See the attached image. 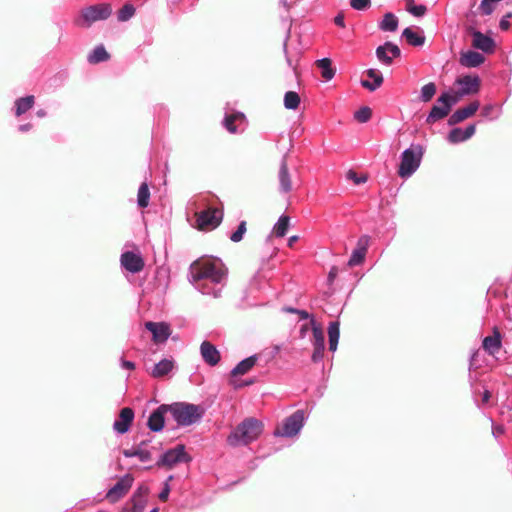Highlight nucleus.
Masks as SVG:
<instances>
[{
    "label": "nucleus",
    "instance_id": "obj_1",
    "mask_svg": "<svg viewBox=\"0 0 512 512\" xmlns=\"http://www.w3.org/2000/svg\"><path fill=\"white\" fill-rule=\"evenodd\" d=\"M190 281L202 294L217 298L226 282V269L221 261L197 260L190 266Z\"/></svg>",
    "mask_w": 512,
    "mask_h": 512
},
{
    "label": "nucleus",
    "instance_id": "obj_2",
    "mask_svg": "<svg viewBox=\"0 0 512 512\" xmlns=\"http://www.w3.org/2000/svg\"><path fill=\"white\" fill-rule=\"evenodd\" d=\"M262 430L263 424L261 421L255 418H247L228 435L227 443L232 447L246 446L255 441Z\"/></svg>",
    "mask_w": 512,
    "mask_h": 512
},
{
    "label": "nucleus",
    "instance_id": "obj_3",
    "mask_svg": "<svg viewBox=\"0 0 512 512\" xmlns=\"http://www.w3.org/2000/svg\"><path fill=\"white\" fill-rule=\"evenodd\" d=\"M169 413L178 426L187 427L198 423L205 415V408L188 402L168 404Z\"/></svg>",
    "mask_w": 512,
    "mask_h": 512
},
{
    "label": "nucleus",
    "instance_id": "obj_4",
    "mask_svg": "<svg viewBox=\"0 0 512 512\" xmlns=\"http://www.w3.org/2000/svg\"><path fill=\"white\" fill-rule=\"evenodd\" d=\"M423 153V147L420 144L414 143L402 152L398 169V174L401 178L407 179L416 172L421 164Z\"/></svg>",
    "mask_w": 512,
    "mask_h": 512
},
{
    "label": "nucleus",
    "instance_id": "obj_5",
    "mask_svg": "<svg viewBox=\"0 0 512 512\" xmlns=\"http://www.w3.org/2000/svg\"><path fill=\"white\" fill-rule=\"evenodd\" d=\"M306 418L304 410H296L284 419L281 428H277L274 435L280 437H294L298 435L305 424Z\"/></svg>",
    "mask_w": 512,
    "mask_h": 512
},
{
    "label": "nucleus",
    "instance_id": "obj_6",
    "mask_svg": "<svg viewBox=\"0 0 512 512\" xmlns=\"http://www.w3.org/2000/svg\"><path fill=\"white\" fill-rule=\"evenodd\" d=\"M112 8L110 4L101 3L85 7L81 11L78 24L85 27H90L96 21L106 20L110 17Z\"/></svg>",
    "mask_w": 512,
    "mask_h": 512
},
{
    "label": "nucleus",
    "instance_id": "obj_7",
    "mask_svg": "<svg viewBox=\"0 0 512 512\" xmlns=\"http://www.w3.org/2000/svg\"><path fill=\"white\" fill-rule=\"evenodd\" d=\"M223 212L217 208H208L196 213V224L199 230L214 229L221 223Z\"/></svg>",
    "mask_w": 512,
    "mask_h": 512
},
{
    "label": "nucleus",
    "instance_id": "obj_8",
    "mask_svg": "<svg viewBox=\"0 0 512 512\" xmlns=\"http://www.w3.org/2000/svg\"><path fill=\"white\" fill-rule=\"evenodd\" d=\"M188 461H190V457L185 452L184 445L179 444L175 448L165 451L158 459L156 465L158 467L172 468L177 463Z\"/></svg>",
    "mask_w": 512,
    "mask_h": 512
},
{
    "label": "nucleus",
    "instance_id": "obj_9",
    "mask_svg": "<svg viewBox=\"0 0 512 512\" xmlns=\"http://www.w3.org/2000/svg\"><path fill=\"white\" fill-rule=\"evenodd\" d=\"M134 482V478L131 474L122 476L106 493V498L111 502L115 503L124 497Z\"/></svg>",
    "mask_w": 512,
    "mask_h": 512
},
{
    "label": "nucleus",
    "instance_id": "obj_10",
    "mask_svg": "<svg viewBox=\"0 0 512 512\" xmlns=\"http://www.w3.org/2000/svg\"><path fill=\"white\" fill-rule=\"evenodd\" d=\"M121 266L132 274L139 273L144 268V260L140 253L126 251L120 257Z\"/></svg>",
    "mask_w": 512,
    "mask_h": 512
},
{
    "label": "nucleus",
    "instance_id": "obj_11",
    "mask_svg": "<svg viewBox=\"0 0 512 512\" xmlns=\"http://www.w3.org/2000/svg\"><path fill=\"white\" fill-rule=\"evenodd\" d=\"M145 328L151 332L152 340L156 344L165 343L171 335L170 326L165 322H152L145 323Z\"/></svg>",
    "mask_w": 512,
    "mask_h": 512
},
{
    "label": "nucleus",
    "instance_id": "obj_12",
    "mask_svg": "<svg viewBox=\"0 0 512 512\" xmlns=\"http://www.w3.org/2000/svg\"><path fill=\"white\" fill-rule=\"evenodd\" d=\"M446 101V97H443L442 95L437 98L435 104L432 106L426 117L425 122L427 124H434L449 115L451 110Z\"/></svg>",
    "mask_w": 512,
    "mask_h": 512
},
{
    "label": "nucleus",
    "instance_id": "obj_13",
    "mask_svg": "<svg viewBox=\"0 0 512 512\" xmlns=\"http://www.w3.org/2000/svg\"><path fill=\"white\" fill-rule=\"evenodd\" d=\"M401 55V51L396 44L392 42H385L376 48V57L384 65H391L394 58H398Z\"/></svg>",
    "mask_w": 512,
    "mask_h": 512
},
{
    "label": "nucleus",
    "instance_id": "obj_14",
    "mask_svg": "<svg viewBox=\"0 0 512 512\" xmlns=\"http://www.w3.org/2000/svg\"><path fill=\"white\" fill-rule=\"evenodd\" d=\"M150 440H143L135 447L130 449L123 450V455L126 458L137 457L141 462H148L152 459V450H155V447L149 449Z\"/></svg>",
    "mask_w": 512,
    "mask_h": 512
},
{
    "label": "nucleus",
    "instance_id": "obj_15",
    "mask_svg": "<svg viewBox=\"0 0 512 512\" xmlns=\"http://www.w3.org/2000/svg\"><path fill=\"white\" fill-rule=\"evenodd\" d=\"M369 240L367 235H363L358 239L356 248L352 251L347 266L354 267L363 263L367 254Z\"/></svg>",
    "mask_w": 512,
    "mask_h": 512
},
{
    "label": "nucleus",
    "instance_id": "obj_16",
    "mask_svg": "<svg viewBox=\"0 0 512 512\" xmlns=\"http://www.w3.org/2000/svg\"><path fill=\"white\" fill-rule=\"evenodd\" d=\"M472 35V46L475 49L481 50L486 54H490L494 52L495 49V41L492 37L478 31L473 30L471 32Z\"/></svg>",
    "mask_w": 512,
    "mask_h": 512
},
{
    "label": "nucleus",
    "instance_id": "obj_17",
    "mask_svg": "<svg viewBox=\"0 0 512 512\" xmlns=\"http://www.w3.org/2000/svg\"><path fill=\"white\" fill-rule=\"evenodd\" d=\"M167 413H169L168 404L160 405L150 414L147 421L148 428L153 432H160L164 428Z\"/></svg>",
    "mask_w": 512,
    "mask_h": 512
},
{
    "label": "nucleus",
    "instance_id": "obj_18",
    "mask_svg": "<svg viewBox=\"0 0 512 512\" xmlns=\"http://www.w3.org/2000/svg\"><path fill=\"white\" fill-rule=\"evenodd\" d=\"M479 106H480V104L478 101H473L466 107L457 109L455 112H453L449 116L448 125L454 126L458 123L463 122L467 118H470L477 112V110L479 109Z\"/></svg>",
    "mask_w": 512,
    "mask_h": 512
},
{
    "label": "nucleus",
    "instance_id": "obj_19",
    "mask_svg": "<svg viewBox=\"0 0 512 512\" xmlns=\"http://www.w3.org/2000/svg\"><path fill=\"white\" fill-rule=\"evenodd\" d=\"M456 84L460 86L462 94H476L480 89V78L477 75H464L456 79Z\"/></svg>",
    "mask_w": 512,
    "mask_h": 512
},
{
    "label": "nucleus",
    "instance_id": "obj_20",
    "mask_svg": "<svg viewBox=\"0 0 512 512\" xmlns=\"http://www.w3.org/2000/svg\"><path fill=\"white\" fill-rule=\"evenodd\" d=\"M133 419L134 411L131 408L125 407L121 409L118 419L113 424L114 431L118 434H125L128 432Z\"/></svg>",
    "mask_w": 512,
    "mask_h": 512
},
{
    "label": "nucleus",
    "instance_id": "obj_21",
    "mask_svg": "<svg viewBox=\"0 0 512 512\" xmlns=\"http://www.w3.org/2000/svg\"><path fill=\"white\" fill-rule=\"evenodd\" d=\"M476 132V125L470 124L466 128H453L447 136V141L451 144H458L470 139Z\"/></svg>",
    "mask_w": 512,
    "mask_h": 512
},
{
    "label": "nucleus",
    "instance_id": "obj_22",
    "mask_svg": "<svg viewBox=\"0 0 512 512\" xmlns=\"http://www.w3.org/2000/svg\"><path fill=\"white\" fill-rule=\"evenodd\" d=\"M223 125L230 133L243 131L245 127V115L240 112L226 114Z\"/></svg>",
    "mask_w": 512,
    "mask_h": 512
},
{
    "label": "nucleus",
    "instance_id": "obj_23",
    "mask_svg": "<svg viewBox=\"0 0 512 512\" xmlns=\"http://www.w3.org/2000/svg\"><path fill=\"white\" fill-rule=\"evenodd\" d=\"M200 353L205 363L210 366H215L219 363L221 357L215 345L208 341L202 342L200 346Z\"/></svg>",
    "mask_w": 512,
    "mask_h": 512
},
{
    "label": "nucleus",
    "instance_id": "obj_24",
    "mask_svg": "<svg viewBox=\"0 0 512 512\" xmlns=\"http://www.w3.org/2000/svg\"><path fill=\"white\" fill-rule=\"evenodd\" d=\"M175 368V361L173 358H164L160 360L158 363L154 365V367L150 371V375L153 378L159 379L170 372H172Z\"/></svg>",
    "mask_w": 512,
    "mask_h": 512
},
{
    "label": "nucleus",
    "instance_id": "obj_25",
    "mask_svg": "<svg viewBox=\"0 0 512 512\" xmlns=\"http://www.w3.org/2000/svg\"><path fill=\"white\" fill-rule=\"evenodd\" d=\"M278 179H279V189L281 193H289L292 190V182H291V176L288 171V165L286 162V157H283L279 173H278Z\"/></svg>",
    "mask_w": 512,
    "mask_h": 512
},
{
    "label": "nucleus",
    "instance_id": "obj_26",
    "mask_svg": "<svg viewBox=\"0 0 512 512\" xmlns=\"http://www.w3.org/2000/svg\"><path fill=\"white\" fill-rule=\"evenodd\" d=\"M485 57L476 51L469 50L461 54L460 64L464 67L475 68L483 64Z\"/></svg>",
    "mask_w": 512,
    "mask_h": 512
},
{
    "label": "nucleus",
    "instance_id": "obj_27",
    "mask_svg": "<svg viewBox=\"0 0 512 512\" xmlns=\"http://www.w3.org/2000/svg\"><path fill=\"white\" fill-rule=\"evenodd\" d=\"M501 335L497 329L494 330L492 336H486L482 341L483 349L489 354L494 355L501 348Z\"/></svg>",
    "mask_w": 512,
    "mask_h": 512
},
{
    "label": "nucleus",
    "instance_id": "obj_28",
    "mask_svg": "<svg viewBox=\"0 0 512 512\" xmlns=\"http://www.w3.org/2000/svg\"><path fill=\"white\" fill-rule=\"evenodd\" d=\"M257 360V355H252L243 359L231 370L230 375L232 377L245 375L256 365Z\"/></svg>",
    "mask_w": 512,
    "mask_h": 512
},
{
    "label": "nucleus",
    "instance_id": "obj_29",
    "mask_svg": "<svg viewBox=\"0 0 512 512\" xmlns=\"http://www.w3.org/2000/svg\"><path fill=\"white\" fill-rule=\"evenodd\" d=\"M367 75L369 78L373 80V82H370L368 80H362L361 85L370 91H375L383 83V75L381 72L375 69H368Z\"/></svg>",
    "mask_w": 512,
    "mask_h": 512
},
{
    "label": "nucleus",
    "instance_id": "obj_30",
    "mask_svg": "<svg viewBox=\"0 0 512 512\" xmlns=\"http://www.w3.org/2000/svg\"><path fill=\"white\" fill-rule=\"evenodd\" d=\"M329 350L335 352L340 338V323L333 321L328 326Z\"/></svg>",
    "mask_w": 512,
    "mask_h": 512
},
{
    "label": "nucleus",
    "instance_id": "obj_31",
    "mask_svg": "<svg viewBox=\"0 0 512 512\" xmlns=\"http://www.w3.org/2000/svg\"><path fill=\"white\" fill-rule=\"evenodd\" d=\"M35 103L33 95H28L15 100V115L17 117L29 111Z\"/></svg>",
    "mask_w": 512,
    "mask_h": 512
},
{
    "label": "nucleus",
    "instance_id": "obj_32",
    "mask_svg": "<svg viewBox=\"0 0 512 512\" xmlns=\"http://www.w3.org/2000/svg\"><path fill=\"white\" fill-rule=\"evenodd\" d=\"M109 54L103 45L96 46L91 53H89L87 60L90 64H97L100 62L107 61Z\"/></svg>",
    "mask_w": 512,
    "mask_h": 512
},
{
    "label": "nucleus",
    "instance_id": "obj_33",
    "mask_svg": "<svg viewBox=\"0 0 512 512\" xmlns=\"http://www.w3.org/2000/svg\"><path fill=\"white\" fill-rule=\"evenodd\" d=\"M402 37L412 46H422L425 42V37L421 33L414 31L411 28H405L402 32Z\"/></svg>",
    "mask_w": 512,
    "mask_h": 512
},
{
    "label": "nucleus",
    "instance_id": "obj_34",
    "mask_svg": "<svg viewBox=\"0 0 512 512\" xmlns=\"http://www.w3.org/2000/svg\"><path fill=\"white\" fill-rule=\"evenodd\" d=\"M316 65L321 70V75L326 81L331 80L335 76V69L332 67V62L329 58L317 60Z\"/></svg>",
    "mask_w": 512,
    "mask_h": 512
},
{
    "label": "nucleus",
    "instance_id": "obj_35",
    "mask_svg": "<svg viewBox=\"0 0 512 512\" xmlns=\"http://www.w3.org/2000/svg\"><path fill=\"white\" fill-rule=\"evenodd\" d=\"M398 18L393 13H386L379 23V29L385 32H394L398 28Z\"/></svg>",
    "mask_w": 512,
    "mask_h": 512
},
{
    "label": "nucleus",
    "instance_id": "obj_36",
    "mask_svg": "<svg viewBox=\"0 0 512 512\" xmlns=\"http://www.w3.org/2000/svg\"><path fill=\"white\" fill-rule=\"evenodd\" d=\"M310 323L312 325L313 347H325V338H324L323 330L321 329V327H319L316 324V321L314 320V318L310 319Z\"/></svg>",
    "mask_w": 512,
    "mask_h": 512
},
{
    "label": "nucleus",
    "instance_id": "obj_37",
    "mask_svg": "<svg viewBox=\"0 0 512 512\" xmlns=\"http://www.w3.org/2000/svg\"><path fill=\"white\" fill-rule=\"evenodd\" d=\"M150 191L146 182H143L137 193V205L140 208H146L149 205Z\"/></svg>",
    "mask_w": 512,
    "mask_h": 512
},
{
    "label": "nucleus",
    "instance_id": "obj_38",
    "mask_svg": "<svg viewBox=\"0 0 512 512\" xmlns=\"http://www.w3.org/2000/svg\"><path fill=\"white\" fill-rule=\"evenodd\" d=\"M290 218L287 215H281L274 225L273 232L276 237H283L289 228Z\"/></svg>",
    "mask_w": 512,
    "mask_h": 512
},
{
    "label": "nucleus",
    "instance_id": "obj_39",
    "mask_svg": "<svg viewBox=\"0 0 512 512\" xmlns=\"http://www.w3.org/2000/svg\"><path fill=\"white\" fill-rule=\"evenodd\" d=\"M300 104V97L294 91H288L284 95V106L288 110H296Z\"/></svg>",
    "mask_w": 512,
    "mask_h": 512
},
{
    "label": "nucleus",
    "instance_id": "obj_40",
    "mask_svg": "<svg viewBox=\"0 0 512 512\" xmlns=\"http://www.w3.org/2000/svg\"><path fill=\"white\" fill-rule=\"evenodd\" d=\"M436 93V85L433 82L425 84L421 88L420 100L424 103L429 102Z\"/></svg>",
    "mask_w": 512,
    "mask_h": 512
},
{
    "label": "nucleus",
    "instance_id": "obj_41",
    "mask_svg": "<svg viewBox=\"0 0 512 512\" xmlns=\"http://www.w3.org/2000/svg\"><path fill=\"white\" fill-rule=\"evenodd\" d=\"M441 95L443 97H446V102L449 105L450 110L454 105H456L461 100L462 97L466 96L465 94H462V91L460 89L455 92H443Z\"/></svg>",
    "mask_w": 512,
    "mask_h": 512
},
{
    "label": "nucleus",
    "instance_id": "obj_42",
    "mask_svg": "<svg viewBox=\"0 0 512 512\" xmlns=\"http://www.w3.org/2000/svg\"><path fill=\"white\" fill-rule=\"evenodd\" d=\"M407 4V11L411 13L415 17H422L425 15L427 8L426 6L420 4V5H414V0H405Z\"/></svg>",
    "mask_w": 512,
    "mask_h": 512
},
{
    "label": "nucleus",
    "instance_id": "obj_43",
    "mask_svg": "<svg viewBox=\"0 0 512 512\" xmlns=\"http://www.w3.org/2000/svg\"><path fill=\"white\" fill-rule=\"evenodd\" d=\"M135 13V8L132 4H125L119 11L117 18L121 22L128 21Z\"/></svg>",
    "mask_w": 512,
    "mask_h": 512
},
{
    "label": "nucleus",
    "instance_id": "obj_44",
    "mask_svg": "<svg viewBox=\"0 0 512 512\" xmlns=\"http://www.w3.org/2000/svg\"><path fill=\"white\" fill-rule=\"evenodd\" d=\"M372 111L368 106H363L354 113V118L359 123H366L370 120Z\"/></svg>",
    "mask_w": 512,
    "mask_h": 512
},
{
    "label": "nucleus",
    "instance_id": "obj_45",
    "mask_svg": "<svg viewBox=\"0 0 512 512\" xmlns=\"http://www.w3.org/2000/svg\"><path fill=\"white\" fill-rule=\"evenodd\" d=\"M245 232L246 221H241L237 227V230L230 235V240L235 243L240 242L243 239Z\"/></svg>",
    "mask_w": 512,
    "mask_h": 512
},
{
    "label": "nucleus",
    "instance_id": "obj_46",
    "mask_svg": "<svg viewBox=\"0 0 512 512\" xmlns=\"http://www.w3.org/2000/svg\"><path fill=\"white\" fill-rule=\"evenodd\" d=\"M496 2L492 0H482L480 4V10L483 15H490L495 9Z\"/></svg>",
    "mask_w": 512,
    "mask_h": 512
},
{
    "label": "nucleus",
    "instance_id": "obj_47",
    "mask_svg": "<svg viewBox=\"0 0 512 512\" xmlns=\"http://www.w3.org/2000/svg\"><path fill=\"white\" fill-rule=\"evenodd\" d=\"M370 4V0H350V5L355 10H365Z\"/></svg>",
    "mask_w": 512,
    "mask_h": 512
},
{
    "label": "nucleus",
    "instance_id": "obj_48",
    "mask_svg": "<svg viewBox=\"0 0 512 512\" xmlns=\"http://www.w3.org/2000/svg\"><path fill=\"white\" fill-rule=\"evenodd\" d=\"M283 311L289 312V313H296L303 320H306V319L310 318L309 313L307 311H305V310H299V309L292 308V307H284Z\"/></svg>",
    "mask_w": 512,
    "mask_h": 512
},
{
    "label": "nucleus",
    "instance_id": "obj_49",
    "mask_svg": "<svg viewBox=\"0 0 512 512\" xmlns=\"http://www.w3.org/2000/svg\"><path fill=\"white\" fill-rule=\"evenodd\" d=\"M324 350H325V347H314V351H313V354L311 357L312 361L315 363L322 361L323 356H324Z\"/></svg>",
    "mask_w": 512,
    "mask_h": 512
},
{
    "label": "nucleus",
    "instance_id": "obj_50",
    "mask_svg": "<svg viewBox=\"0 0 512 512\" xmlns=\"http://www.w3.org/2000/svg\"><path fill=\"white\" fill-rule=\"evenodd\" d=\"M347 177H348V179L352 180L355 184H361V183L366 182V180H367L366 177H364V176L359 177L357 175V173L353 170H350L347 173Z\"/></svg>",
    "mask_w": 512,
    "mask_h": 512
},
{
    "label": "nucleus",
    "instance_id": "obj_51",
    "mask_svg": "<svg viewBox=\"0 0 512 512\" xmlns=\"http://www.w3.org/2000/svg\"><path fill=\"white\" fill-rule=\"evenodd\" d=\"M339 269L336 266H332L327 277V282L331 285L338 275Z\"/></svg>",
    "mask_w": 512,
    "mask_h": 512
},
{
    "label": "nucleus",
    "instance_id": "obj_52",
    "mask_svg": "<svg viewBox=\"0 0 512 512\" xmlns=\"http://www.w3.org/2000/svg\"><path fill=\"white\" fill-rule=\"evenodd\" d=\"M512 16L511 13H508L506 16H504L499 23V27L501 30H508L510 27L509 18Z\"/></svg>",
    "mask_w": 512,
    "mask_h": 512
},
{
    "label": "nucleus",
    "instance_id": "obj_53",
    "mask_svg": "<svg viewBox=\"0 0 512 512\" xmlns=\"http://www.w3.org/2000/svg\"><path fill=\"white\" fill-rule=\"evenodd\" d=\"M120 366L122 369H125V370L132 371L135 369V363L132 361H129V360H125V359H121Z\"/></svg>",
    "mask_w": 512,
    "mask_h": 512
},
{
    "label": "nucleus",
    "instance_id": "obj_54",
    "mask_svg": "<svg viewBox=\"0 0 512 512\" xmlns=\"http://www.w3.org/2000/svg\"><path fill=\"white\" fill-rule=\"evenodd\" d=\"M169 492H170L169 484L165 483V486H164L163 490L159 493V499L161 501L167 500V498L169 496Z\"/></svg>",
    "mask_w": 512,
    "mask_h": 512
},
{
    "label": "nucleus",
    "instance_id": "obj_55",
    "mask_svg": "<svg viewBox=\"0 0 512 512\" xmlns=\"http://www.w3.org/2000/svg\"><path fill=\"white\" fill-rule=\"evenodd\" d=\"M254 383V380H248V381H245V382H241V383H238L234 380L230 381V384L233 386V388L235 389H239V388H242L244 386H249V385H252Z\"/></svg>",
    "mask_w": 512,
    "mask_h": 512
},
{
    "label": "nucleus",
    "instance_id": "obj_56",
    "mask_svg": "<svg viewBox=\"0 0 512 512\" xmlns=\"http://www.w3.org/2000/svg\"><path fill=\"white\" fill-rule=\"evenodd\" d=\"M334 23L339 26V27H344L345 26V21H344V16L342 14H338L335 18H334Z\"/></svg>",
    "mask_w": 512,
    "mask_h": 512
},
{
    "label": "nucleus",
    "instance_id": "obj_57",
    "mask_svg": "<svg viewBox=\"0 0 512 512\" xmlns=\"http://www.w3.org/2000/svg\"><path fill=\"white\" fill-rule=\"evenodd\" d=\"M492 433L494 437H498L499 435L504 433V428L502 426H493Z\"/></svg>",
    "mask_w": 512,
    "mask_h": 512
},
{
    "label": "nucleus",
    "instance_id": "obj_58",
    "mask_svg": "<svg viewBox=\"0 0 512 512\" xmlns=\"http://www.w3.org/2000/svg\"><path fill=\"white\" fill-rule=\"evenodd\" d=\"M31 128H32V124H30V123H26V124H21V125H19L18 130H19L20 132H27V131H29Z\"/></svg>",
    "mask_w": 512,
    "mask_h": 512
},
{
    "label": "nucleus",
    "instance_id": "obj_59",
    "mask_svg": "<svg viewBox=\"0 0 512 512\" xmlns=\"http://www.w3.org/2000/svg\"><path fill=\"white\" fill-rule=\"evenodd\" d=\"M493 108H494V107H493V105H487V106H485V107L483 108V111H482L483 115H484V116H489V115H490V112L493 110Z\"/></svg>",
    "mask_w": 512,
    "mask_h": 512
},
{
    "label": "nucleus",
    "instance_id": "obj_60",
    "mask_svg": "<svg viewBox=\"0 0 512 512\" xmlns=\"http://www.w3.org/2000/svg\"><path fill=\"white\" fill-rule=\"evenodd\" d=\"M490 392L488 390H485L482 395V402L487 403L490 399Z\"/></svg>",
    "mask_w": 512,
    "mask_h": 512
},
{
    "label": "nucleus",
    "instance_id": "obj_61",
    "mask_svg": "<svg viewBox=\"0 0 512 512\" xmlns=\"http://www.w3.org/2000/svg\"><path fill=\"white\" fill-rule=\"evenodd\" d=\"M298 239H299V237L297 235L291 236L288 239V246L292 247L294 245V243L298 241Z\"/></svg>",
    "mask_w": 512,
    "mask_h": 512
},
{
    "label": "nucleus",
    "instance_id": "obj_62",
    "mask_svg": "<svg viewBox=\"0 0 512 512\" xmlns=\"http://www.w3.org/2000/svg\"><path fill=\"white\" fill-rule=\"evenodd\" d=\"M36 114H37V116H38V117H40V118H42V117H45V116H46V112H45V110H43V109L38 110Z\"/></svg>",
    "mask_w": 512,
    "mask_h": 512
},
{
    "label": "nucleus",
    "instance_id": "obj_63",
    "mask_svg": "<svg viewBox=\"0 0 512 512\" xmlns=\"http://www.w3.org/2000/svg\"><path fill=\"white\" fill-rule=\"evenodd\" d=\"M280 4L285 8L289 7L287 0H280Z\"/></svg>",
    "mask_w": 512,
    "mask_h": 512
},
{
    "label": "nucleus",
    "instance_id": "obj_64",
    "mask_svg": "<svg viewBox=\"0 0 512 512\" xmlns=\"http://www.w3.org/2000/svg\"><path fill=\"white\" fill-rule=\"evenodd\" d=\"M477 355V352H474L471 357H470V363L472 364V362L475 360V357Z\"/></svg>",
    "mask_w": 512,
    "mask_h": 512
}]
</instances>
